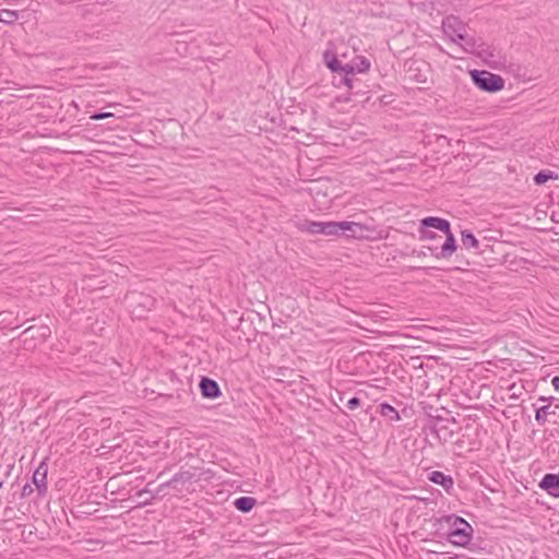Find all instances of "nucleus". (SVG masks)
Listing matches in <instances>:
<instances>
[{"instance_id": "obj_25", "label": "nucleus", "mask_w": 559, "mask_h": 559, "mask_svg": "<svg viewBox=\"0 0 559 559\" xmlns=\"http://www.w3.org/2000/svg\"><path fill=\"white\" fill-rule=\"evenodd\" d=\"M33 492H34L33 486L31 484H25L22 487L21 497L26 498V497L31 496Z\"/></svg>"}, {"instance_id": "obj_15", "label": "nucleus", "mask_w": 559, "mask_h": 559, "mask_svg": "<svg viewBox=\"0 0 559 559\" xmlns=\"http://www.w3.org/2000/svg\"><path fill=\"white\" fill-rule=\"evenodd\" d=\"M257 504V500L253 497H239L234 501L235 508L243 513L250 512Z\"/></svg>"}, {"instance_id": "obj_14", "label": "nucleus", "mask_w": 559, "mask_h": 559, "mask_svg": "<svg viewBox=\"0 0 559 559\" xmlns=\"http://www.w3.org/2000/svg\"><path fill=\"white\" fill-rule=\"evenodd\" d=\"M195 478V473L191 471H180L176 473L170 479L169 484L173 488L177 489L179 484L191 483Z\"/></svg>"}, {"instance_id": "obj_8", "label": "nucleus", "mask_w": 559, "mask_h": 559, "mask_svg": "<svg viewBox=\"0 0 559 559\" xmlns=\"http://www.w3.org/2000/svg\"><path fill=\"white\" fill-rule=\"evenodd\" d=\"M474 530L472 526L468 527H454V531H450L448 534V540L459 547H466L473 537Z\"/></svg>"}, {"instance_id": "obj_32", "label": "nucleus", "mask_w": 559, "mask_h": 559, "mask_svg": "<svg viewBox=\"0 0 559 559\" xmlns=\"http://www.w3.org/2000/svg\"><path fill=\"white\" fill-rule=\"evenodd\" d=\"M3 483H4V479L2 477H0V489L2 488L3 486Z\"/></svg>"}, {"instance_id": "obj_20", "label": "nucleus", "mask_w": 559, "mask_h": 559, "mask_svg": "<svg viewBox=\"0 0 559 559\" xmlns=\"http://www.w3.org/2000/svg\"><path fill=\"white\" fill-rule=\"evenodd\" d=\"M136 497L141 499L136 507H144L151 503L153 499H155V495H153V492L148 488L139 490L136 492Z\"/></svg>"}, {"instance_id": "obj_21", "label": "nucleus", "mask_w": 559, "mask_h": 559, "mask_svg": "<svg viewBox=\"0 0 559 559\" xmlns=\"http://www.w3.org/2000/svg\"><path fill=\"white\" fill-rule=\"evenodd\" d=\"M557 176L551 170H542L534 176V182L536 185H544L549 179H555Z\"/></svg>"}, {"instance_id": "obj_23", "label": "nucleus", "mask_w": 559, "mask_h": 559, "mask_svg": "<svg viewBox=\"0 0 559 559\" xmlns=\"http://www.w3.org/2000/svg\"><path fill=\"white\" fill-rule=\"evenodd\" d=\"M418 233H419V240H421V241L435 240L436 238L439 237L435 231L430 230V228H426L423 226H419Z\"/></svg>"}, {"instance_id": "obj_28", "label": "nucleus", "mask_w": 559, "mask_h": 559, "mask_svg": "<svg viewBox=\"0 0 559 559\" xmlns=\"http://www.w3.org/2000/svg\"><path fill=\"white\" fill-rule=\"evenodd\" d=\"M551 384L556 391H559V376H556L551 380Z\"/></svg>"}, {"instance_id": "obj_10", "label": "nucleus", "mask_w": 559, "mask_h": 559, "mask_svg": "<svg viewBox=\"0 0 559 559\" xmlns=\"http://www.w3.org/2000/svg\"><path fill=\"white\" fill-rule=\"evenodd\" d=\"M538 487L552 498H559V473H547L538 483Z\"/></svg>"}, {"instance_id": "obj_3", "label": "nucleus", "mask_w": 559, "mask_h": 559, "mask_svg": "<svg viewBox=\"0 0 559 559\" xmlns=\"http://www.w3.org/2000/svg\"><path fill=\"white\" fill-rule=\"evenodd\" d=\"M442 29L444 35L453 43L460 44L464 51L474 49L475 37L467 34L466 24L457 16H447L442 21Z\"/></svg>"}, {"instance_id": "obj_12", "label": "nucleus", "mask_w": 559, "mask_h": 559, "mask_svg": "<svg viewBox=\"0 0 559 559\" xmlns=\"http://www.w3.org/2000/svg\"><path fill=\"white\" fill-rule=\"evenodd\" d=\"M199 386L203 397L217 399L222 394L218 383L207 377H202Z\"/></svg>"}, {"instance_id": "obj_6", "label": "nucleus", "mask_w": 559, "mask_h": 559, "mask_svg": "<svg viewBox=\"0 0 559 559\" xmlns=\"http://www.w3.org/2000/svg\"><path fill=\"white\" fill-rule=\"evenodd\" d=\"M465 51L476 53L479 58L484 60V62H486L492 68H496L502 63L500 53L493 47L485 43H478L476 39L474 49Z\"/></svg>"}, {"instance_id": "obj_31", "label": "nucleus", "mask_w": 559, "mask_h": 559, "mask_svg": "<svg viewBox=\"0 0 559 559\" xmlns=\"http://www.w3.org/2000/svg\"><path fill=\"white\" fill-rule=\"evenodd\" d=\"M141 298H143L145 300V302L152 305L153 304V300L148 297V296H140Z\"/></svg>"}, {"instance_id": "obj_11", "label": "nucleus", "mask_w": 559, "mask_h": 559, "mask_svg": "<svg viewBox=\"0 0 559 559\" xmlns=\"http://www.w3.org/2000/svg\"><path fill=\"white\" fill-rule=\"evenodd\" d=\"M323 60L326 64V67L334 73H338L341 75V79L346 75V69H347V64L346 63H342V61L337 58V56L331 51V50H325L323 52Z\"/></svg>"}, {"instance_id": "obj_26", "label": "nucleus", "mask_w": 559, "mask_h": 559, "mask_svg": "<svg viewBox=\"0 0 559 559\" xmlns=\"http://www.w3.org/2000/svg\"><path fill=\"white\" fill-rule=\"evenodd\" d=\"M114 115L111 112H95L91 116L92 120H103L109 117H112Z\"/></svg>"}, {"instance_id": "obj_9", "label": "nucleus", "mask_w": 559, "mask_h": 559, "mask_svg": "<svg viewBox=\"0 0 559 559\" xmlns=\"http://www.w3.org/2000/svg\"><path fill=\"white\" fill-rule=\"evenodd\" d=\"M47 473L48 465L46 462H41L38 467L35 469L32 481L36 487L37 493L39 497H44L47 493Z\"/></svg>"}, {"instance_id": "obj_22", "label": "nucleus", "mask_w": 559, "mask_h": 559, "mask_svg": "<svg viewBox=\"0 0 559 559\" xmlns=\"http://www.w3.org/2000/svg\"><path fill=\"white\" fill-rule=\"evenodd\" d=\"M2 13H3V15L1 17V22L4 24L11 25V24L15 23V21H17V19H19L17 11L2 9Z\"/></svg>"}, {"instance_id": "obj_30", "label": "nucleus", "mask_w": 559, "mask_h": 559, "mask_svg": "<svg viewBox=\"0 0 559 559\" xmlns=\"http://www.w3.org/2000/svg\"><path fill=\"white\" fill-rule=\"evenodd\" d=\"M13 468V465H8L3 472V476L8 477Z\"/></svg>"}, {"instance_id": "obj_29", "label": "nucleus", "mask_w": 559, "mask_h": 559, "mask_svg": "<svg viewBox=\"0 0 559 559\" xmlns=\"http://www.w3.org/2000/svg\"><path fill=\"white\" fill-rule=\"evenodd\" d=\"M555 400V397L552 396H549V397H546V396H539L538 401L540 402H547L549 405L550 403Z\"/></svg>"}, {"instance_id": "obj_4", "label": "nucleus", "mask_w": 559, "mask_h": 559, "mask_svg": "<svg viewBox=\"0 0 559 559\" xmlns=\"http://www.w3.org/2000/svg\"><path fill=\"white\" fill-rule=\"evenodd\" d=\"M473 83L481 91L496 93L503 88L504 80L498 75L486 70L471 71Z\"/></svg>"}, {"instance_id": "obj_16", "label": "nucleus", "mask_w": 559, "mask_h": 559, "mask_svg": "<svg viewBox=\"0 0 559 559\" xmlns=\"http://www.w3.org/2000/svg\"><path fill=\"white\" fill-rule=\"evenodd\" d=\"M442 521L449 524L451 528L450 531H454V527L461 528L472 526L465 519L457 516L455 514L444 515L442 518Z\"/></svg>"}, {"instance_id": "obj_19", "label": "nucleus", "mask_w": 559, "mask_h": 559, "mask_svg": "<svg viewBox=\"0 0 559 559\" xmlns=\"http://www.w3.org/2000/svg\"><path fill=\"white\" fill-rule=\"evenodd\" d=\"M380 408H381L380 413L382 416L389 417L392 420H400L401 417H400L399 412L390 404L382 403L380 405Z\"/></svg>"}, {"instance_id": "obj_2", "label": "nucleus", "mask_w": 559, "mask_h": 559, "mask_svg": "<svg viewBox=\"0 0 559 559\" xmlns=\"http://www.w3.org/2000/svg\"><path fill=\"white\" fill-rule=\"evenodd\" d=\"M420 226L426 228H436L445 235V241L440 248L428 247L431 255L437 259H448L455 252L456 240L453 233L451 231V225L449 221L441 217L428 216L420 221Z\"/></svg>"}, {"instance_id": "obj_27", "label": "nucleus", "mask_w": 559, "mask_h": 559, "mask_svg": "<svg viewBox=\"0 0 559 559\" xmlns=\"http://www.w3.org/2000/svg\"><path fill=\"white\" fill-rule=\"evenodd\" d=\"M169 487H173V485H171V484H169V480H168V481H166V483H163V484H160V485L157 487L156 491H155V492H153V495H155V498H156L157 496H159L160 493H163V491H164L166 488H169Z\"/></svg>"}, {"instance_id": "obj_1", "label": "nucleus", "mask_w": 559, "mask_h": 559, "mask_svg": "<svg viewBox=\"0 0 559 559\" xmlns=\"http://www.w3.org/2000/svg\"><path fill=\"white\" fill-rule=\"evenodd\" d=\"M359 223L355 222H314L305 221L300 226V230L307 231L312 235L338 236L347 235L349 237L360 236L365 231Z\"/></svg>"}, {"instance_id": "obj_18", "label": "nucleus", "mask_w": 559, "mask_h": 559, "mask_svg": "<svg viewBox=\"0 0 559 559\" xmlns=\"http://www.w3.org/2000/svg\"><path fill=\"white\" fill-rule=\"evenodd\" d=\"M554 413L555 412L550 411L549 404L540 406L536 409L535 420L538 423L539 426H543L547 421V415Z\"/></svg>"}, {"instance_id": "obj_17", "label": "nucleus", "mask_w": 559, "mask_h": 559, "mask_svg": "<svg viewBox=\"0 0 559 559\" xmlns=\"http://www.w3.org/2000/svg\"><path fill=\"white\" fill-rule=\"evenodd\" d=\"M461 241L466 249H478L479 247V241L476 239L473 233L467 229L461 233Z\"/></svg>"}, {"instance_id": "obj_13", "label": "nucleus", "mask_w": 559, "mask_h": 559, "mask_svg": "<svg viewBox=\"0 0 559 559\" xmlns=\"http://www.w3.org/2000/svg\"><path fill=\"white\" fill-rule=\"evenodd\" d=\"M429 480L433 484L440 485L447 492H450L453 489L454 480L452 476L445 475L440 471H435L429 475Z\"/></svg>"}, {"instance_id": "obj_24", "label": "nucleus", "mask_w": 559, "mask_h": 559, "mask_svg": "<svg viewBox=\"0 0 559 559\" xmlns=\"http://www.w3.org/2000/svg\"><path fill=\"white\" fill-rule=\"evenodd\" d=\"M360 404H361L360 399H359V397H357V396H354V397H352V399H349V400H348V402H347L346 406H347V408H349V409H355V408L359 407V406H360Z\"/></svg>"}, {"instance_id": "obj_5", "label": "nucleus", "mask_w": 559, "mask_h": 559, "mask_svg": "<svg viewBox=\"0 0 559 559\" xmlns=\"http://www.w3.org/2000/svg\"><path fill=\"white\" fill-rule=\"evenodd\" d=\"M346 75L340 79V83L354 90L355 82L357 81L354 76L355 73H366L370 69V61L364 56H356L350 62H347Z\"/></svg>"}, {"instance_id": "obj_7", "label": "nucleus", "mask_w": 559, "mask_h": 559, "mask_svg": "<svg viewBox=\"0 0 559 559\" xmlns=\"http://www.w3.org/2000/svg\"><path fill=\"white\" fill-rule=\"evenodd\" d=\"M406 73L411 81L426 83L428 81L429 64L423 60L411 59L404 64Z\"/></svg>"}]
</instances>
